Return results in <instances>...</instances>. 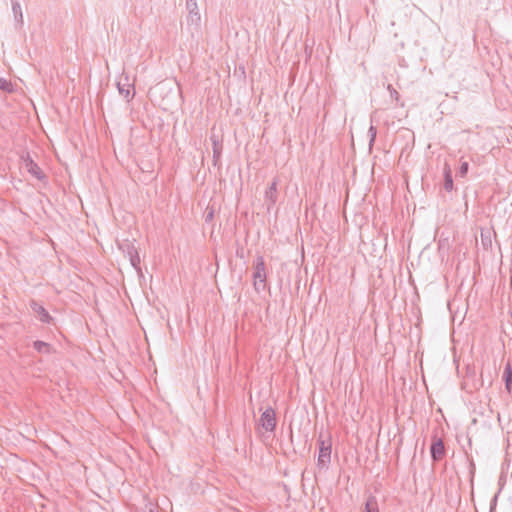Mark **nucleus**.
Segmentation results:
<instances>
[{
    "mask_svg": "<svg viewBox=\"0 0 512 512\" xmlns=\"http://www.w3.org/2000/svg\"><path fill=\"white\" fill-rule=\"evenodd\" d=\"M503 381L505 383V389L508 393L511 392L512 386V366L510 362H507L503 371Z\"/></svg>",
    "mask_w": 512,
    "mask_h": 512,
    "instance_id": "nucleus-13",
    "label": "nucleus"
},
{
    "mask_svg": "<svg viewBox=\"0 0 512 512\" xmlns=\"http://www.w3.org/2000/svg\"><path fill=\"white\" fill-rule=\"evenodd\" d=\"M186 8L188 10V25H193L198 29L200 27L201 15L198 9L197 0H186Z\"/></svg>",
    "mask_w": 512,
    "mask_h": 512,
    "instance_id": "nucleus-5",
    "label": "nucleus"
},
{
    "mask_svg": "<svg viewBox=\"0 0 512 512\" xmlns=\"http://www.w3.org/2000/svg\"><path fill=\"white\" fill-rule=\"evenodd\" d=\"M34 349L42 354H50L53 352V348L49 343L37 340L33 343Z\"/></svg>",
    "mask_w": 512,
    "mask_h": 512,
    "instance_id": "nucleus-14",
    "label": "nucleus"
},
{
    "mask_svg": "<svg viewBox=\"0 0 512 512\" xmlns=\"http://www.w3.org/2000/svg\"><path fill=\"white\" fill-rule=\"evenodd\" d=\"M454 188L452 171L450 166L446 163L444 166V189L451 192Z\"/></svg>",
    "mask_w": 512,
    "mask_h": 512,
    "instance_id": "nucleus-12",
    "label": "nucleus"
},
{
    "mask_svg": "<svg viewBox=\"0 0 512 512\" xmlns=\"http://www.w3.org/2000/svg\"><path fill=\"white\" fill-rule=\"evenodd\" d=\"M117 88L119 94L122 95L127 101H130L134 97V88L133 85L129 83V78L127 76L124 77V82L122 79L117 83Z\"/></svg>",
    "mask_w": 512,
    "mask_h": 512,
    "instance_id": "nucleus-10",
    "label": "nucleus"
},
{
    "mask_svg": "<svg viewBox=\"0 0 512 512\" xmlns=\"http://www.w3.org/2000/svg\"><path fill=\"white\" fill-rule=\"evenodd\" d=\"M30 306L41 322L50 323L52 321V317L42 305L32 300Z\"/></svg>",
    "mask_w": 512,
    "mask_h": 512,
    "instance_id": "nucleus-11",
    "label": "nucleus"
},
{
    "mask_svg": "<svg viewBox=\"0 0 512 512\" xmlns=\"http://www.w3.org/2000/svg\"><path fill=\"white\" fill-rule=\"evenodd\" d=\"M12 11L16 18V20L20 23H23V14L21 10L20 3L17 0H12Z\"/></svg>",
    "mask_w": 512,
    "mask_h": 512,
    "instance_id": "nucleus-15",
    "label": "nucleus"
},
{
    "mask_svg": "<svg viewBox=\"0 0 512 512\" xmlns=\"http://www.w3.org/2000/svg\"><path fill=\"white\" fill-rule=\"evenodd\" d=\"M430 454L434 462L442 460L446 455L444 442L441 438L437 437L436 435H434L432 438Z\"/></svg>",
    "mask_w": 512,
    "mask_h": 512,
    "instance_id": "nucleus-6",
    "label": "nucleus"
},
{
    "mask_svg": "<svg viewBox=\"0 0 512 512\" xmlns=\"http://www.w3.org/2000/svg\"><path fill=\"white\" fill-rule=\"evenodd\" d=\"M212 216H213V213H212V212H210V213L207 215V219L212 218Z\"/></svg>",
    "mask_w": 512,
    "mask_h": 512,
    "instance_id": "nucleus-21",
    "label": "nucleus"
},
{
    "mask_svg": "<svg viewBox=\"0 0 512 512\" xmlns=\"http://www.w3.org/2000/svg\"><path fill=\"white\" fill-rule=\"evenodd\" d=\"M0 90L4 92H12L13 86L12 83L4 78L0 77Z\"/></svg>",
    "mask_w": 512,
    "mask_h": 512,
    "instance_id": "nucleus-17",
    "label": "nucleus"
},
{
    "mask_svg": "<svg viewBox=\"0 0 512 512\" xmlns=\"http://www.w3.org/2000/svg\"><path fill=\"white\" fill-rule=\"evenodd\" d=\"M254 288L260 292L266 288V266L263 256H257L254 264Z\"/></svg>",
    "mask_w": 512,
    "mask_h": 512,
    "instance_id": "nucleus-2",
    "label": "nucleus"
},
{
    "mask_svg": "<svg viewBox=\"0 0 512 512\" xmlns=\"http://www.w3.org/2000/svg\"><path fill=\"white\" fill-rule=\"evenodd\" d=\"M368 133H369V136H370L369 144H370V146H372L374 141H375V138H376L377 130H376V128L374 126H370V128L368 130Z\"/></svg>",
    "mask_w": 512,
    "mask_h": 512,
    "instance_id": "nucleus-20",
    "label": "nucleus"
},
{
    "mask_svg": "<svg viewBox=\"0 0 512 512\" xmlns=\"http://www.w3.org/2000/svg\"><path fill=\"white\" fill-rule=\"evenodd\" d=\"M118 248L129 258L133 268L137 271H141L140 257L138 249L135 246V240L124 239L118 241Z\"/></svg>",
    "mask_w": 512,
    "mask_h": 512,
    "instance_id": "nucleus-1",
    "label": "nucleus"
},
{
    "mask_svg": "<svg viewBox=\"0 0 512 512\" xmlns=\"http://www.w3.org/2000/svg\"><path fill=\"white\" fill-rule=\"evenodd\" d=\"M319 443L320 447L317 465L319 468H324L331 460V445H326L323 440H320Z\"/></svg>",
    "mask_w": 512,
    "mask_h": 512,
    "instance_id": "nucleus-7",
    "label": "nucleus"
},
{
    "mask_svg": "<svg viewBox=\"0 0 512 512\" xmlns=\"http://www.w3.org/2000/svg\"><path fill=\"white\" fill-rule=\"evenodd\" d=\"M276 413L273 408L268 407L259 419L258 424L267 432H273L276 428Z\"/></svg>",
    "mask_w": 512,
    "mask_h": 512,
    "instance_id": "nucleus-4",
    "label": "nucleus"
},
{
    "mask_svg": "<svg viewBox=\"0 0 512 512\" xmlns=\"http://www.w3.org/2000/svg\"><path fill=\"white\" fill-rule=\"evenodd\" d=\"M365 512H379L376 498L370 496L365 504Z\"/></svg>",
    "mask_w": 512,
    "mask_h": 512,
    "instance_id": "nucleus-16",
    "label": "nucleus"
},
{
    "mask_svg": "<svg viewBox=\"0 0 512 512\" xmlns=\"http://www.w3.org/2000/svg\"><path fill=\"white\" fill-rule=\"evenodd\" d=\"M468 170H469V163L467 161H462L459 171L457 173V176L462 177V178L466 177Z\"/></svg>",
    "mask_w": 512,
    "mask_h": 512,
    "instance_id": "nucleus-18",
    "label": "nucleus"
},
{
    "mask_svg": "<svg viewBox=\"0 0 512 512\" xmlns=\"http://www.w3.org/2000/svg\"><path fill=\"white\" fill-rule=\"evenodd\" d=\"M387 90L389 91L391 98L398 102L400 99L398 91L391 84L387 86Z\"/></svg>",
    "mask_w": 512,
    "mask_h": 512,
    "instance_id": "nucleus-19",
    "label": "nucleus"
},
{
    "mask_svg": "<svg viewBox=\"0 0 512 512\" xmlns=\"http://www.w3.org/2000/svg\"><path fill=\"white\" fill-rule=\"evenodd\" d=\"M213 148V165L220 166V159L223 150L222 140L219 139L218 135L212 133L210 136Z\"/></svg>",
    "mask_w": 512,
    "mask_h": 512,
    "instance_id": "nucleus-8",
    "label": "nucleus"
},
{
    "mask_svg": "<svg viewBox=\"0 0 512 512\" xmlns=\"http://www.w3.org/2000/svg\"><path fill=\"white\" fill-rule=\"evenodd\" d=\"M21 159L23 161L24 168L33 177H35L38 180H44L46 178L45 173L38 166V164L34 162V160L30 157L29 153H26L25 155H22Z\"/></svg>",
    "mask_w": 512,
    "mask_h": 512,
    "instance_id": "nucleus-3",
    "label": "nucleus"
},
{
    "mask_svg": "<svg viewBox=\"0 0 512 512\" xmlns=\"http://www.w3.org/2000/svg\"><path fill=\"white\" fill-rule=\"evenodd\" d=\"M277 186L278 179L274 178L269 187L265 191L264 198L268 209H270L277 202Z\"/></svg>",
    "mask_w": 512,
    "mask_h": 512,
    "instance_id": "nucleus-9",
    "label": "nucleus"
}]
</instances>
